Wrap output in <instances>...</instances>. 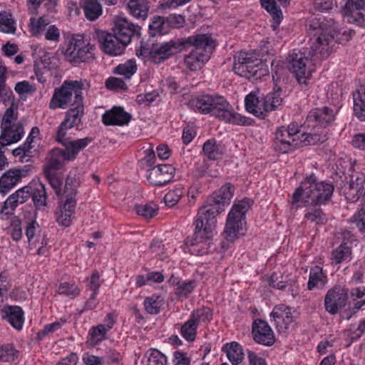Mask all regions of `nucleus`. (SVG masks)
<instances>
[{"label":"nucleus","instance_id":"2f4dec72","mask_svg":"<svg viewBox=\"0 0 365 365\" xmlns=\"http://www.w3.org/2000/svg\"><path fill=\"white\" fill-rule=\"evenodd\" d=\"M31 197H32L34 203L38 210L44 209L46 206V191L45 185L39 180L31 182Z\"/></svg>","mask_w":365,"mask_h":365},{"label":"nucleus","instance_id":"9b49d317","mask_svg":"<svg viewBox=\"0 0 365 365\" xmlns=\"http://www.w3.org/2000/svg\"><path fill=\"white\" fill-rule=\"evenodd\" d=\"M295 311L284 304L275 306L270 317L274 322L279 332H285L289 328L294 326L296 318Z\"/></svg>","mask_w":365,"mask_h":365},{"label":"nucleus","instance_id":"69168bd1","mask_svg":"<svg viewBox=\"0 0 365 365\" xmlns=\"http://www.w3.org/2000/svg\"><path fill=\"white\" fill-rule=\"evenodd\" d=\"M17 119V113L16 110L13 108H8L2 118L1 128L6 129V134L4 135H9L8 133V127L13 125V123H20L19 122H16Z\"/></svg>","mask_w":365,"mask_h":365},{"label":"nucleus","instance_id":"e433bc0d","mask_svg":"<svg viewBox=\"0 0 365 365\" xmlns=\"http://www.w3.org/2000/svg\"><path fill=\"white\" fill-rule=\"evenodd\" d=\"M63 160L64 159L61 156V150L53 149L44 166L43 173L48 175H51V173H58L63 165Z\"/></svg>","mask_w":365,"mask_h":365},{"label":"nucleus","instance_id":"0eeeda50","mask_svg":"<svg viewBox=\"0 0 365 365\" xmlns=\"http://www.w3.org/2000/svg\"><path fill=\"white\" fill-rule=\"evenodd\" d=\"M93 50L90 40L77 34L68 39L64 56L70 62H84L93 58Z\"/></svg>","mask_w":365,"mask_h":365},{"label":"nucleus","instance_id":"20e7f679","mask_svg":"<svg viewBox=\"0 0 365 365\" xmlns=\"http://www.w3.org/2000/svg\"><path fill=\"white\" fill-rule=\"evenodd\" d=\"M233 70L237 75L247 79H257L269 73L267 65L255 53L246 51H240L235 56Z\"/></svg>","mask_w":365,"mask_h":365},{"label":"nucleus","instance_id":"680f3d73","mask_svg":"<svg viewBox=\"0 0 365 365\" xmlns=\"http://www.w3.org/2000/svg\"><path fill=\"white\" fill-rule=\"evenodd\" d=\"M167 358L160 351L150 349L147 353V361L145 365H166Z\"/></svg>","mask_w":365,"mask_h":365},{"label":"nucleus","instance_id":"4c0bfd02","mask_svg":"<svg viewBox=\"0 0 365 365\" xmlns=\"http://www.w3.org/2000/svg\"><path fill=\"white\" fill-rule=\"evenodd\" d=\"M170 29V22L168 19L161 16H154L149 24V30L151 36L165 35L168 33Z\"/></svg>","mask_w":365,"mask_h":365},{"label":"nucleus","instance_id":"bb28decb","mask_svg":"<svg viewBox=\"0 0 365 365\" xmlns=\"http://www.w3.org/2000/svg\"><path fill=\"white\" fill-rule=\"evenodd\" d=\"M187 43L195 47V51L201 53H207L210 57V53L215 47V43L211 36L208 34H197L187 38Z\"/></svg>","mask_w":365,"mask_h":365},{"label":"nucleus","instance_id":"0e129e2a","mask_svg":"<svg viewBox=\"0 0 365 365\" xmlns=\"http://www.w3.org/2000/svg\"><path fill=\"white\" fill-rule=\"evenodd\" d=\"M135 211L138 215L145 218H150L157 214L158 207L153 202L140 204L135 206Z\"/></svg>","mask_w":365,"mask_h":365},{"label":"nucleus","instance_id":"a19ab883","mask_svg":"<svg viewBox=\"0 0 365 365\" xmlns=\"http://www.w3.org/2000/svg\"><path fill=\"white\" fill-rule=\"evenodd\" d=\"M339 345L336 336L330 334L318 344L317 350L322 355L328 353L334 354V351L339 348Z\"/></svg>","mask_w":365,"mask_h":365},{"label":"nucleus","instance_id":"58836bf2","mask_svg":"<svg viewBox=\"0 0 365 365\" xmlns=\"http://www.w3.org/2000/svg\"><path fill=\"white\" fill-rule=\"evenodd\" d=\"M211 101L212 102H211L210 106L209 107L208 114L220 119L225 110L229 108L230 103L221 96L211 95Z\"/></svg>","mask_w":365,"mask_h":365},{"label":"nucleus","instance_id":"f8f14e48","mask_svg":"<svg viewBox=\"0 0 365 365\" xmlns=\"http://www.w3.org/2000/svg\"><path fill=\"white\" fill-rule=\"evenodd\" d=\"M324 257H318L310 267L307 289H324L328 283L327 272L324 270Z\"/></svg>","mask_w":365,"mask_h":365},{"label":"nucleus","instance_id":"49530a36","mask_svg":"<svg viewBox=\"0 0 365 365\" xmlns=\"http://www.w3.org/2000/svg\"><path fill=\"white\" fill-rule=\"evenodd\" d=\"M108 331L101 324L92 327L88 334V342L91 346H96L106 339Z\"/></svg>","mask_w":365,"mask_h":365},{"label":"nucleus","instance_id":"72a5a7b5","mask_svg":"<svg viewBox=\"0 0 365 365\" xmlns=\"http://www.w3.org/2000/svg\"><path fill=\"white\" fill-rule=\"evenodd\" d=\"M221 120L227 123L235 125H249L252 123L250 118L244 116L232 110V106L229 104V108H227L220 118Z\"/></svg>","mask_w":365,"mask_h":365},{"label":"nucleus","instance_id":"ddd939ff","mask_svg":"<svg viewBox=\"0 0 365 365\" xmlns=\"http://www.w3.org/2000/svg\"><path fill=\"white\" fill-rule=\"evenodd\" d=\"M214 235L195 230L192 239L187 240V245L190 254L204 255L208 253L212 244Z\"/></svg>","mask_w":365,"mask_h":365},{"label":"nucleus","instance_id":"aec40b11","mask_svg":"<svg viewBox=\"0 0 365 365\" xmlns=\"http://www.w3.org/2000/svg\"><path fill=\"white\" fill-rule=\"evenodd\" d=\"M336 112L328 107L312 110L307 115V123L309 127L326 126L335 118Z\"/></svg>","mask_w":365,"mask_h":365},{"label":"nucleus","instance_id":"f704fd0d","mask_svg":"<svg viewBox=\"0 0 365 365\" xmlns=\"http://www.w3.org/2000/svg\"><path fill=\"white\" fill-rule=\"evenodd\" d=\"M126 6L129 13L136 19H145L148 16L149 5L147 0H130Z\"/></svg>","mask_w":365,"mask_h":365},{"label":"nucleus","instance_id":"ea45409f","mask_svg":"<svg viewBox=\"0 0 365 365\" xmlns=\"http://www.w3.org/2000/svg\"><path fill=\"white\" fill-rule=\"evenodd\" d=\"M352 259L351 248L346 243H341L339 247L331 252V259L334 264L349 262Z\"/></svg>","mask_w":365,"mask_h":365},{"label":"nucleus","instance_id":"774afa93","mask_svg":"<svg viewBox=\"0 0 365 365\" xmlns=\"http://www.w3.org/2000/svg\"><path fill=\"white\" fill-rule=\"evenodd\" d=\"M14 91L20 97L26 96L32 94L36 91V88L27 81H19L16 83Z\"/></svg>","mask_w":365,"mask_h":365},{"label":"nucleus","instance_id":"b1692460","mask_svg":"<svg viewBox=\"0 0 365 365\" xmlns=\"http://www.w3.org/2000/svg\"><path fill=\"white\" fill-rule=\"evenodd\" d=\"M26 175V170L19 168L7 170L0 178V193L3 195L8 193Z\"/></svg>","mask_w":365,"mask_h":365},{"label":"nucleus","instance_id":"603ef678","mask_svg":"<svg viewBox=\"0 0 365 365\" xmlns=\"http://www.w3.org/2000/svg\"><path fill=\"white\" fill-rule=\"evenodd\" d=\"M198 324L191 317L180 328L181 336L187 341H193L197 334Z\"/></svg>","mask_w":365,"mask_h":365},{"label":"nucleus","instance_id":"37998d69","mask_svg":"<svg viewBox=\"0 0 365 365\" xmlns=\"http://www.w3.org/2000/svg\"><path fill=\"white\" fill-rule=\"evenodd\" d=\"M262 6L271 14L274 21L272 26L275 29L281 23L283 15L282 10L277 6L275 0H260Z\"/></svg>","mask_w":365,"mask_h":365},{"label":"nucleus","instance_id":"6ab92c4d","mask_svg":"<svg viewBox=\"0 0 365 365\" xmlns=\"http://www.w3.org/2000/svg\"><path fill=\"white\" fill-rule=\"evenodd\" d=\"M76 202L72 198H68L58 204L55 212L56 222L61 226L68 227L73 221Z\"/></svg>","mask_w":365,"mask_h":365},{"label":"nucleus","instance_id":"4d7b16f0","mask_svg":"<svg viewBox=\"0 0 365 365\" xmlns=\"http://www.w3.org/2000/svg\"><path fill=\"white\" fill-rule=\"evenodd\" d=\"M203 152L210 160H216L222 156V151L216 141L209 140L204 143Z\"/></svg>","mask_w":365,"mask_h":365},{"label":"nucleus","instance_id":"a878e982","mask_svg":"<svg viewBox=\"0 0 365 365\" xmlns=\"http://www.w3.org/2000/svg\"><path fill=\"white\" fill-rule=\"evenodd\" d=\"M92 141L91 138H80L75 140H69L63 145L64 149L61 150V156L64 160H74L80 151L86 148Z\"/></svg>","mask_w":365,"mask_h":365},{"label":"nucleus","instance_id":"5701e85b","mask_svg":"<svg viewBox=\"0 0 365 365\" xmlns=\"http://www.w3.org/2000/svg\"><path fill=\"white\" fill-rule=\"evenodd\" d=\"M131 115L121 107H113L106 111L102 115V121L106 125L123 126L128 125Z\"/></svg>","mask_w":365,"mask_h":365},{"label":"nucleus","instance_id":"338daca9","mask_svg":"<svg viewBox=\"0 0 365 365\" xmlns=\"http://www.w3.org/2000/svg\"><path fill=\"white\" fill-rule=\"evenodd\" d=\"M17 351L11 344L0 346V361L4 362L12 361L15 359Z\"/></svg>","mask_w":365,"mask_h":365},{"label":"nucleus","instance_id":"c03bdc74","mask_svg":"<svg viewBox=\"0 0 365 365\" xmlns=\"http://www.w3.org/2000/svg\"><path fill=\"white\" fill-rule=\"evenodd\" d=\"M83 8L85 16L90 21L96 20L103 12L102 6L97 0H84Z\"/></svg>","mask_w":365,"mask_h":365},{"label":"nucleus","instance_id":"c756f323","mask_svg":"<svg viewBox=\"0 0 365 365\" xmlns=\"http://www.w3.org/2000/svg\"><path fill=\"white\" fill-rule=\"evenodd\" d=\"M6 129H1V135L0 136V145L1 146H7L11 144L19 141L24 135V127L21 123H13V125L8 127V133L6 134Z\"/></svg>","mask_w":365,"mask_h":365},{"label":"nucleus","instance_id":"6e6d98bb","mask_svg":"<svg viewBox=\"0 0 365 365\" xmlns=\"http://www.w3.org/2000/svg\"><path fill=\"white\" fill-rule=\"evenodd\" d=\"M184 193L185 190L181 185L175 186L174 189L169 190L165 194L164 197L165 205L168 207L176 205Z\"/></svg>","mask_w":365,"mask_h":365},{"label":"nucleus","instance_id":"5fc2aeb1","mask_svg":"<svg viewBox=\"0 0 365 365\" xmlns=\"http://www.w3.org/2000/svg\"><path fill=\"white\" fill-rule=\"evenodd\" d=\"M137 71V64L135 60L130 59L125 63L119 64L114 72L125 78H130Z\"/></svg>","mask_w":365,"mask_h":365},{"label":"nucleus","instance_id":"3c124183","mask_svg":"<svg viewBox=\"0 0 365 365\" xmlns=\"http://www.w3.org/2000/svg\"><path fill=\"white\" fill-rule=\"evenodd\" d=\"M163 304V299L158 295L147 297L143 302L145 310L150 314H158Z\"/></svg>","mask_w":365,"mask_h":365},{"label":"nucleus","instance_id":"cd10ccee","mask_svg":"<svg viewBox=\"0 0 365 365\" xmlns=\"http://www.w3.org/2000/svg\"><path fill=\"white\" fill-rule=\"evenodd\" d=\"M245 105L246 110L257 117L264 118L267 113L264 98L259 100L257 92L252 91L247 95Z\"/></svg>","mask_w":365,"mask_h":365},{"label":"nucleus","instance_id":"de8ad7c7","mask_svg":"<svg viewBox=\"0 0 365 365\" xmlns=\"http://www.w3.org/2000/svg\"><path fill=\"white\" fill-rule=\"evenodd\" d=\"M49 23L48 19L44 16L31 17L29 22V31L32 35L39 36L43 34Z\"/></svg>","mask_w":365,"mask_h":365},{"label":"nucleus","instance_id":"a211bd4d","mask_svg":"<svg viewBox=\"0 0 365 365\" xmlns=\"http://www.w3.org/2000/svg\"><path fill=\"white\" fill-rule=\"evenodd\" d=\"M180 45L175 41H169L163 43L153 44L151 61L160 63L180 51Z\"/></svg>","mask_w":365,"mask_h":365},{"label":"nucleus","instance_id":"4468645a","mask_svg":"<svg viewBox=\"0 0 365 365\" xmlns=\"http://www.w3.org/2000/svg\"><path fill=\"white\" fill-rule=\"evenodd\" d=\"M252 332L253 339L257 344L270 346L275 341L274 333L265 321L255 320L252 323Z\"/></svg>","mask_w":365,"mask_h":365},{"label":"nucleus","instance_id":"bf43d9fd","mask_svg":"<svg viewBox=\"0 0 365 365\" xmlns=\"http://www.w3.org/2000/svg\"><path fill=\"white\" fill-rule=\"evenodd\" d=\"M57 292L59 294L73 299L79 294L80 289L75 283L62 282L59 284Z\"/></svg>","mask_w":365,"mask_h":365},{"label":"nucleus","instance_id":"8fccbe9b","mask_svg":"<svg viewBox=\"0 0 365 365\" xmlns=\"http://www.w3.org/2000/svg\"><path fill=\"white\" fill-rule=\"evenodd\" d=\"M16 31V22L11 13L7 11L0 12V31L6 34H14Z\"/></svg>","mask_w":365,"mask_h":365},{"label":"nucleus","instance_id":"e2e57ef3","mask_svg":"<svg viewBox=\"0 0 365 365\" xmlns=\"http://www.w3.org/2000/svg\"><path fill=\"white\" fill-rule=\"evenodd\" d=\"M350 295L353 300L360 299V301L354 302L352 308L353 312H356L365 305V287L352 289Z\"/></svg>","mask_w":365,"mask_h":365},{"label":"nucleus","instance_id":"39448f33","mask_svg":"<svg viewBox=\"0 0 365 365\" xmlns=\"http://www.w3.org/2000/svg\"><path fill=\"white\" fill-rule=\"evenodd\" d=\"M307 137L300 131L297 123H291L287 127H280L275 133L274 148L282 153H287L306 144Z\"/></svg>","mask_w":365,"mask_h":365},{"label":"nucleus","instance_id":"393cba45","mask_svg":"<svg viewBox=\"0 0 365 365\" xmlns=\"http://www.w3.org/2000/svg\"><path fill=\"white\" fill-rule=\"evenodd\" d=\"M234 186L230 183H225L218 190H215L210 198V205L216 208L222 207L230 204L234 195Z\"/></svg>","mask_w":365,"mask_h":365},{"label":"nucleus","instance_id":"c85d7f7f","mask_svg":"<svg viewBox=\"0 0 365 365\" xmlns=\"http://www.w3.org/2000/svg\"><path fill=\"white\" fill-rule=\"evenodd\" d=\"M4 317L15 329L20 331L23 329L25 317L21 307L6 306L2 309Z\"/></svg>","mask_w":365,"mask_h":365},{"label":"nucleus","instance_id":"6e6552de","mask_svg":"<svg viewBox=\"0 0 365 365\" xmlns=\"http://www.w3.org/2000/svg\"><path fill=\"white\" fill-rule=\"evenodd\" d=\"M223 210L222 207L216 208L210 205L201 207L194 222L195 230H200L202 232L215 236L217 234L216 217Z\"/></svg>","mask_w":365,"mask_h":365},{"label":"nucleus","instance_id":"412c9836","mask_svg":"<svg viewBox=\"0 0 365 365\" xmlns=\"http://www.w3.org/2000/svg\"><path fill=\"white\" fill-rule=\"evenodd\" d=\"M98 38L104 52L110 56L121 55L127 46L113 34L101 31L98 34Z\"/></svg>","mask_w":365,"mask_h":365},{"label":"nucleus","instance_id":"052dcab7","mask_svg":"<svg viewBox=\"0 0 365 365\" xmlns=\"http://www.w3.org/2000/svg\"><path fill=\"white\" fill-rule=\"evenodd\" d=\"M190 317L197 323H206L212 318V311L208 307H202L192 312Z\"/></svg>","mask_w":365,"mask_h":365},{"label":"nucleus","instance_id":"a18cd8bd","mask_svg":"<svg viewBox=\"0 0 365 365\" xmlns=\"http://www.w3.org/2000/svg\"><path fill=\"white\" fill-rule=\"evenodd\" d=\"M267 112L274 110L279 108L283 102L282 91L280 88L274 89L269 93L264 98Z\"/></svg>","mask_w":365,"mask_h":365},{"label":"nucleus","instance_id":"c9c22d12","mask_svg":"<svg viewBox=\"0 0 365 365\" xmlns=\"http://www.w3.org/2000/svg\"><path fill=\"white\" fill-rule=\"evenodd\" d=\"M209 58L207 53H201L197 51L192 50L185 57V64L191 71H196L200 68Z\"/></svg>","mask_w":365,"mask_h":365},{"label":"nucleus","instance_id":"473e14b6","mask_svg":"<svg viewBox=\"0 0 365 365\" xmlns=\"http://www.w3.org/2000/svg\"><path fill=\"white\" fill-rule=\"evenodd\" d=\"M354 113L361 121H365V86H360L354 93Z\"/></svg>","mask_w":365,"mask_h":365},{"label":"nucleus","instance_id":"09e8293b","mask_svg":"<svg viewBox=\"0 0 365 365\" xmlns=\"http://www.w3.org/2000/svg\"><path fill=\"white\" fill-rule=\"evenodd\" d=\"M83 113V105L81 103L80 105H74L71 108L62 123L65 124L70 128H73L80 121V115Z\"/></svg>","mask_w":365,"mask_h":365},{"label":"nucleus","instance_id":"9d476101","mask_svg":"<svg viewBox=\"0 0 365 365\" xmlns=\"http://www.w3.org/2000/svg\"><path fill=\"white\" fill-rule=\"evenodd\" d=\"M348 299L347 290L340 285L329 289L324 297V307L329 314H336L344 308Z\"/></svg>","mask_w":365,"mask_h":365},{"label":"nucleus","instance_id":"864d4df0","mask_svg":"<svg viewBox=\"0 0 365 365\" xmlns=\"http://www.w3.org/2000/svg\"><path fill=\"white\" fill-rule=\"evenodd\" d=\"M31 187V182L29 185L19 189L7 198V202H14L16 205L24 203L31 197V193H32Z\"/></svg>","mask_w":365,"mask_h":365},{"label":"nucleus","instance_id":"4be33fe9","mask_svg":"<svg viewBox=\"0 0 365 365\" xmlns=\"http://www.w3.org/2000/svg\"><path fill=\"white\" fill-rule=\"evenodd\" d=\"M345 197L350 202L357 201L360 197H365V175L358 174L352 176L347 187L344 190Z\"/></svg>","mask_w":365,"mask_h":365},{"label":"nucleus","instance_id":"423d86ee","mask_svg":"<svg viewBox=\"0 0 365 365\" xmlns=\"http://www.w3.org/2000/svg\"><path fill=\"white\" fill-rule=\"evenodd\" d=\"M306 51L293 50L289 55L288 66L289 71L295 75L300 84H307L317 63L307 56Z\"/></svg>","mask_w":365,"mask_h":365},{"label":"nucleus","instance_id":"13d9d810","mask_svg":"<svg viewBox=\"0 0 365 365\" xmlns=\"http://www.w3.org/2000/svg\"><path fill=\"white\" fill-rule=\"evenodd\" d=\"M305 219L317 224H324L327 222V217L322 209L318 207H311L307 209L304 215Z\"/></svg>","mask_w":365,"mask_h":365},{"label":"nucleus","instance_id":"7ed1b4c3","mask_svg":"<svg viewBox=\"0 0 365 365\" xmlns=\"http://www.w3.org/2000/svg\"><path fill=\"white\" fill-rule=\"evenodd\" d=\"M89 87L90 83L86 79L63 81L59 88L54 90L49 103V108L51 110L66 109L70 106L73 95L74 101L72 106L80 105L83 100L82 91L88 89Z\"/></svg>","mask_w":365,"mask_h":365},{"label":"nucleus","instance_id":"f257e3e1","mask_svg":"<svg viewBox=\"0 0 365 365\" xmlns=\"http://www.w3.org/2000/svg\"><path fill=\"white\" fill-rule=\"evenodd\" d=\"M334 191L333 185L327 181H318L312 174L307 176L294 191L292 203H302L304 206L324 204Z\"/></svg>","mask_w":365,"mask_h":365},{"label":"nucleus","instance_id":"f3484780","mask_svg":"<svg viewBox=\"0 0 365 365\" xmlns=\"http://www.w3.org/2000/svg\"><path fill=\"white\" fill-rule=\"evenodd\" d=\"M137 26L126 19L118 16L115 18L112 31L115 36L128 46L130 43L133 34L137 32Z\"/></svg>","mask_w":365,"mask_h":365},{"label":"nucleus","instance_id":"2eb2a0df","mask_svg":"<svg viewBox=\"0 0 365 365\" xmlns=\"http://www.w3.org/2000/svg\"><path fill=\"white\" fill-rule=\"evenodd\" d=\"M364 6L365 0H348L342 9L343 16L349 23L365 27V12H361Z\"/></svg>","mask_w":365,"mask_h":365},{"label":"nucleus","instance_id":"1a4fd4ad","mask_svg":"<svg viewBox=\"0 0 365 365\" xmlns=\"http://www.w3.org/2000/svg\"><path fill=\"white\" fill-rule=\"evenodd\" d=\"M334 36L325 33L314 35L311 38L310 50L307 55L310 56L317 64L327 58L332 51Z\"/></svg>","mask_w":365,"mask_h":365},{"label":"nucleus","instance_id":"7c9ffc66","mask_svg":"<svg viewBox=\"0 0 365 365\" xmlns=\"http://www.w3.org/2000/svg\"><path fill=\"white\" fill-rule=\"evenodd\" d=\"M222 350L226 354L228 360L232 365H239L245 356L242 346L236 341L225 344Z\"/></svg>","mask_w":365,"mask_h":365},{"label":"nucleus","instance_id":"dca6fc26","mask_svg":"<svg viewBox=\"0 0 365 365\" xmlns=\"http://www.w3.org/2000/svg\"><path fill=\"white\" fill-rule=\"evenodd\" d=\"M174 173L175 168L171 165H158L148 170L147 178L150 184L160 186L170 182Z\"/></svg>","mask_w":365,"mask_h":365},{"label":"nucleus","instance_id":"79ce46f5","mask_svg":"<svg viewBox=\"0 0 365 365\" xmlns=\"http://www.w3.org/2000/svg\"><path fill=\"white\" fill-rule=\"evenodd\" d=\"M211 102H212L211 95H204L192 98L188 105L195 111L202 114H208Z\"/></svg>","mask_w":365,"mask_h":365},{"label":"nucleus","instance_id":"f03ea898","mask_svg":"<svg viewBox=\"0 0 365 365\" xmlns=\"http://www.w3.org/2000/svg\"><path fill=\"white\" fill-rule=\"evenodd\" d=\"M252 201L250 198H244L235 201L228 212L223 236L228 242H235L246 234V214L250 209Z\"/></svg>","mask_w":365,"mask_h":365}]
</instances>
